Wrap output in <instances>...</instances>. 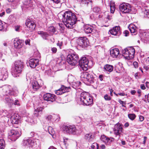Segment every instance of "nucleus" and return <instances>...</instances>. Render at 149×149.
Returning a JSON list of instances; mask_svg holds the SVG:
<instances>
[{
	"instance_id": "f257e3e1",
	"label": "nucleus",
	"mask_w": 149,
	"mask_h": 149,
	"mask_svg": "<svg viewBox=\"0 0 149 149\" xmlns=\"http://www.w3.org/2000/svg\"><path fill=\"white\" fill-rule=\"evenodd\" d=\"M62 20L67 27L72 29L74 27L77 19L74 13L71 11H68L63 14Z\"/></svg>"
},
{
	"instance_id": "f03ea898",
	"label": "nucleus",
	"mask_w": 149,
	"mask_h": 149,
	"mask_svg": "<svg viewBox=\"0 0 149 149\" xmlns=\"http://www.w3.org/2000/svg\"><path fill=\"white\" fill-rule=\"evenodd\" d=\"M24 63L20 60L15 62L11 68V74L15 77H19L21 74L24 68Z\"/></svg>"
},
{
	"instance_id": "7ed1b4c3",
	"label": "nucleus",
	"mask_w": 149,
	"mask_h": 149,
	"mask_svg": "<svg viewBox=\"0 0 149 149\" xmlns=\"http://www.w3.org/2000/svg\"><path fill=\"white\" fill-rule=\"evenodd\" d=\"M135 52V49L133 47H129L123 50V55L126 59L130 60L134 58Z\"/></svg>"
},
{
	"instance_id": "20e7f679",
	"label": "nucleus",
	"mask_w": 149,
	"mask_h": 149,
	"mask_svg": "<svg viewBox=\"0 0 149 149\" xmlns=\"http://www.w3.org/2000/svg\"><path fill=\"white\" fill-rule=\"evenodd\" d=\"M79 57L77 54H70L67 56V62L70 65H74L77 63Z\"/></svg>"
},
{
	"instance_id": "39448f33",
	"label": "nucleus",
	"mask_w": 149,
	"mask_h": 149,
	"mask_svg": "<svg viewBox=\"0 0 149 149\" xmlns=\"http://www.w3.org/2000/svg\"><path fill=\"white\" fill-rule=\"evenodd\" d=\"M81 77L84 79L85 81H88L89 83H92L94 81V79L91 72H85L81 73Z\"/></svg>"
},
{
	"instance_id": "423d86ee",
	"label": "nucleus",
	"mask_w": 149,
	"mask_h": 149,
	"mask_svg": "<svg viewBox=\"0 0 149 149\" xmlns=\"http://www.w3.org/2000/svg\"><path fill=\"white\" fill-rule=\"evenodd\" d=\"M21 133L17 130H12L8 133V137L11 140L15 141L20 136Z\"/></svg>"
},
{
	"instance_id": "0eeeda50",
	"label": "nucleus",
	"mask_w": 149,
	"mask_h": 149,
	"mask_svg": "<svg viewBox=\"0 0 149 149\" xmlns=\"http://www.w3.org/2000/svg\"><path fill=\"white\" fill-rule=\"evenodd\" d=\"M23 145L29 148H35L37 146L36 140L33 139H25L23 141Z\"/></svg>"
},
{
	"instance_id": "6e6552de",
	"label": "nucleus",
	"mask_w": 149,
	"mask_h": 149,
	"mask_svg": "<svg viewBox=\"0 0 149 149\" xmlns=\"http://www.w3.org/2000/svg\"><path fill=\"white\" fill-rule=\"evenodd\" d=\"M89 63L88 59L85 57H83L79 61V65L81 68L83 70L86 71L88 69Z\"/></svg>"
},
{
	"instance_id": "1a4fd4ad",
	"label": "nucleus",
	"mask_w": 149,
	"mask_h": 149,
	"mask_svg": "<svg viewBox=\"0 0 149 149\" xmlns=\"http://www.w3.org/2000/svg\"><path fill=\"white\" fill-rule=\"evenodd\" d=\"M63 130L64 131L70 134H78L74 125L64 126Z\"/></svg>"
},
{
	"instance_id": "9d476101",
	"label": "nucleus",
	"mask_w": 149,
	"mask_h": 149,
	"mask_svg": "<svg viewBox=\"0 0 149 149\" xmlns=\"http://www.w3.org/2000/svg\"><path fill=\"white\" fill-rule=\"evenodd\" d=\"M119 9L120 12L124 13H128L131 11L130 5L127 3L121 4L119 6Z\"/></svg>"
},
{
	"instance_id": "9b49d317",
	"label": "nucleus",
	"mask_w": 149,
	"mask_h": 149,
	"mask_svg": "<svg viewBox=\"0 0 149 149\" xmlns=\"http://www.w3.org/2000/svg\"><path fill=\"white\" fill-rule=\"evenodd\" d=\"M76 42L78 45L82 47H87L89 43L87 39L85 37H81L77 39Z\"/></svg>"
},
{
	"instance_id": "f8f14e48",
	"label": "nucleus",
	"mask_w": 149,
	"mask_h": 149,
	"mask_svg": "<svg viewBox=\"0 0 149 149\" xmlns=\"http://www.w3.org/2000/svg\"><path fill=\"white\" fill-rule=\"evenodd\" d=\"M123 128L122 125L119 123H118L116 124L113 131L114 134L116 136H118V139L120 138L121 134L123 132Z\"/></svg>"
},
{
	"instance_id": "ddd939ff",
	"label": "nucleus",
	"mask_w": 149,
	"mask_h": 149,
	"mask_svg": "<svg viewBox=\"0 0 149 149\" xmlns=\"http://www.w3.org/2000/svg\"><path fill=\"white\" fill-rule=\"evenodd\" d=\"M24 41L18 38H15L13 41L14 47L17 49L22 48L24 45Z\"/></svg>"
},
{
	"instance_id": "4468645a",
	"label": "nucleus",
	"mask_w": 149,
	"mask_h": 149,
	"mask_svg": "<svg viewBox=\"0 0 149 149\" xmlns=\"http://www.w3.org/2000/svg\"><path fill=\"white\" fill-rule=\"evenodd\" d=\"M8 72L7 69L5 68L0 69V80H5L8 77Z\"/></svg>"
},
{
	"instance_id": "2eb2a0df",
	"label": "nucleus",
	"mask_w": 149,
	"mask_h": 149,
	"mask_svg": "<svg viewBox=\"0 0 149 149\" xmlns=\"http://www.w3.org/2000/svg\"><path fill=\"white\" fill-rule=\"evenodd\" d=\"M109 32L111 35L116 36H119L121 33L120 27L119 26L113 27Z\"/></svg>"
},
{
	"instance_id": "dca6fc26",
	"label": "nucleus",
	"mask_w": 149,
	"mask_h": 149,
	"mask_svg": "<svg viewBox=\"0 0 149 149\" xmlns=\"http://www.w3.org/2000/svg\"><path fill=\"white\" fill-rule=\"evenodd\" d=\"M25 24L29 30L32 31L34 30L36 27V24L33 21L29 19H27L26 22Z\"/></svg>"
},
{
	"instance_id": "f3484780",
	"label": "nucleus",
	"mask_w": 149,
	"mask_h": 149,
	"mask_svg": "<svg viewBox=\"0 0 149 149\" xmlns=\"http://www.w3.org/2000/svg\"><path fill=\"white\" fill-rule=\"evenodd\" d=\"M43 98L45 100L53 102L55 100L56 97L54 94L47 93L44 95Z\"/></svg>"
},
{
	"instance_id": "a211bd4d",
	"label": "nucleus",
	"mask_w": 149,
	"mask_h": 149,
	"mask_svg": "<svg viewBox=\"0 0 149 149\" xmlns=\"http://www.w3.org/2000/svg\"><path fill=\"white\" fill-rule=\"evenodd\" d=\"M70 89V87H66L64 86H62L59 89L55 91V93L57 95H61L62 94L69 91V90Z\"/></svg>"
},
{
	"instance_id": "6ab92c4d",
	"label": "nucleus",
	"mask_w": 149,
	"mask_h": 149,
	"mask_svg": "<svg viewBox=\"0 0 149 149\" xmlns=\"http://www.w3.org/2000/svg\"><path fill=\"white\" fill-rule=\"evenodd\" d=\"M110 55L113 58H118L120 56L119 49L117 48L111 49L110 51Z\"/></svg>"
},
{
	"instance_id": "aec40b11",
	"label": "nucleus",
	"mask_w": 149,
	"mask_h": 149,
	"mask_svg": "<svg viewBox=\"0 0 149 149\" xmlns=\"http://www.w3.org/2000/svg\"><path fill=\"white\" fill-rule=\"evenodd\" d=\"M9 89L8 90L6 95H11L16 96L18 93V91L16 87L12 88L10 86Z\"/></svg>"
},
{
	"instance_id": "412c9836",
	"label": "nucleus",
	"mask_w": 149,
	"mask_h": 149,
	"mask_svg": "<svg viewBox=\"0 0 149 149\" xmlns=\"http://www.w3.org/2000/svg\"><path fill=\"white\" fill-rule=\"evenodd\" d=\"M10 120L12 124H17L19 122V116L17 113H14L13 115L11 114Z\"/></svg>"
},
{
	"instance_id": "4be33fe9",
	"label": "nucleus",
	"mask_w": 149,
	"mask_h": 149,
	"mask_svg": "<svg viewBox=\"0 0 149 149\" xmlns=\"http://www.w3.org/2000/svg\"><path fill=\"white\" fill-rule=\"evenodd\" d=\"M84 105L89 106L92 104L93 103V99L92 97L88 96L81 102Z\"/></svg>"
},
{
	"instance_id": "5701e85b",
	"label": "nucleus",
	"mask_w": 149,
	"mask_h": 149,
	"mask_svg": "<svg viewBox=\"0 0 149 149\" xmlns=\"http://www.w3.org/2000/svg\"><path fill=\"white\" fill-rule=\"evenodd\" d=\"M30 84V88L34 91H37L40 87L37 81H33Z\"/></svg>"
},
{
	"instance_id": "b1692460",
	"label": "nucleus",
	"mask_w": 149,
	"mask_h": 149,
	"mask_svg": "<svg viewBox=\"0 0 149 149\" xmlns=\"http://www.w3.org/2000/svg\"><path fill=\"white\" fill-rule=\"evenodd\" d=\"M29 63L31 68H35L38 64L39 60L38 59H31L29 60Z\"/></svg>"
},
{
	"instance_id": "393cba45",
	"label": "nucleus",
	"mask_w": 149,
	"mask_h": 149,
	"mask_svg": "<svg viewBox=\"0 0 149 149\" xmlns=\"http://www.w3.org/2000/svg\"><path fill=\"white\" fill-rule=\"evenodd\" d=\"M101 140L105 143L110 144L111 142L113 141L114 139L112 138H109L104 135H102L100 138Z\"/></svg>"
},
{
	"instance_id": "a878e982",
	"label": "nucleus",
	"mask_w": 149,
	"mask_h": 149,
	"mask_svg": "<svg viewBox=\"0 0 149 149\" xmlns=\"http://www.w3.org/2000/svg\"><path fill=\"white\" fill-rule=\"evenodd\" d=\"M43 108L42 107H39L35 108L34 115L35 116L38 117L40 116V114L42 113Z\"/></svg>"
},
{
	"instance_id": "bb28decb",
	"label": "nucleus",
	"mask_w": 149,
	"mask_h": 149,
	"mask_svg": "<svg viewBox=\"0 0 149 149\" xmlns=\"http://www.w3.org/2000/svg\"><path fill=\"white\" fill-rule=\"evenodd\" d=\"M34 5L32 1L27 0L24 2L23 7L24 8H28L29 7H33Z\"/></svg>"
},
{
	"instance_id": "cd10ccee",
	"label": "nucleus",
	"mask_w": 149,
	"mask_h": 149,
	"mask_svg": "<svg viewBox=\"0 0 149 149\" xmlns=\"http://www.w3.org/2000/svg\"><path fill=\"white\" fill-rule=\"evenodd\" d=\"M141 39L144 42H149V32H146L143 33Z\"/></svg>"
},
{
	"instance_id": "c85d7f7f",
	"label": "nucleus",
	"mask_w": 149,
	"mask_h": 149,
	"mask_svg": "<svg viewBox=\"0 0 149 149\" xmlns=\"http://www.w3.org/2000/svg\"><path fill=\"white\" fill-rule=\"evenodd\" d=\"M128 27L132 33H133L134 35H136L137 33V28L135 25L131 24L129 25Z\"/></svg>"
},
{
	"instance_id": "c756f323",
	"label": "nucleus",
	"mask_w": 149,
	"mask_h": 149,
	"mask_svg": "<svg viewBox=\"0 0 149 149\" xmlns=\"http://www.w3.org/2000/svg\"><path fill=\"white\" fill-rule=\"evenodd\" d=\"M10 85H5L2 86H0V92H3L6 95L8 90L9 89Z\"/></svg>"
},
{
	"instance_id": "7c9ffc66",
	"label": "nucleus",
	"mask_w": 149,
	"mask_h": 149,
	"mask_svg": "<svg viewBox=\"0 0 149 149\" xmlns=\"http://www.w3.org/2000/svg\"><path fill=\"white\" fill-rule=\"evenodd\" d=\"M93 30V27L88 25H86L84 26V30L87 34L91 33Z\"/></svg>"
},
{
	"instance_id": "2f4dec72",
	"label": "nucleus",
	"mask_w": 149,
	"mask_h": 149,
	"mask_svg": "<svg viewBox=\"0 0 149 149\" xmlns=\"http://www.w3.org/2000/svg\"><path fill=\"white\" fill-rule=\"evenodd\" d=\"M89 96L87 92H83L81 93L80 97V100L81 102L83 101L85 99Z\"/></svg>"
},
{
	"instance_id": "473e14b6",
	"label": "nucleus",
	"mask_w": 149,
	"mask_h": 149,
	"mask_svg": "<svg viewBox=\"0 0 149 149\" xmlns=\"http://www.w3.org/2000/svg\"><path fill=\"white\" fill-rule=\"evenodd\" d=\"M5 102L9 106L11 107L13 104V100L11 99L10 97H6L5 98Z\"/></svg>"
},
{
	"instance_id": "72a5a7b5",
	"label": "nucleus",
	"mask_w": 149,
	"mask_h": 149,
	"mask_svg": "<svg viewBox=\"0 0 149 149\" xmlns=\"http://www.w3.org/2000/svg\"><path fill=\"white\" fill-rule=\"evenodd\" d=\"M81 83L79 81H75L73 82V87L75 89H77L79 91H81V90L78 88L81 85Z\"/></svg>"
},
{
	"instance_id": "f704fd0d",
	"label": "nucleus",
	"mask_w": 149,
	"mask_h": 149,
	"mask_svg": "<svg viewBox=\"0 0 149 149\" xmlns=\"http://www.w3.org/2000/svg\"><path fill=\"white\" fill-rule=\"evenodd\" d=\"M38 33L41 35V36L44 39H46L47 37L49 36V34L46 32L42 31H39Z\"/></svg>"
},
{
	"instance_id": "c9c22d12",
	"label": "nucleus",
	"mask_w": 149,
	"mask_h": 149,
	"mask_svg": "<svg viewBox=\"0 0 149 149\" xmlns=\"http://www.w3.org/2000/svg\"><path fill=\"white\" fill-rule=\"evenodd\" d=\"M104 69L106 71L111 72L113 70V67L112 65L107 64L104 66Z\"/></svg>"
},
{
	"instance_id": "e433bc0d",
	"label": "nucleus",
	"mask_w": 149,
	"mask_h": 149,
	"mask_svg": "<svg viewBox=\"0 0 149 149\" xmlns=\"http://www.w3.org/2000/svg\"><path fill=\"white\" fill-rule=\"evenodd\" d=\"M63 142L65 146L67 147L71 142L72 140L68 138H63Z\"/></svg>"
},
{
	"instance_id": "4c0bfd02",
	"label": "nucleus",
	"mask_w": 149,
	"mask_h": 149,
	"mask_svg": "<svg viewBox=\"0 0 149 149\" xmlns=\"http://www.w3.org/2000/svg\"><path fill=\"white\" fill-rule=\"evenodd\" d=\"M85 138L89 141H92L93 139V136L91 133L87 134L85 136Z\"/></svg>"
},
{
	"instance_id": "58836bf2",
	"label": "nucleus",
	"mask_w": 149,
	"mask_h": 149,
	"mask_svg": "<svg viewBox=\"0 0 149 149\" xmlns=\"http://www.w3.org/2000/svg\"><path fill=\"white\" fill-rule=\"evenodd\" d=\"M110 11L111 13H113L115 9L114 3L111 1L110 4Z\"/></svg>"
},
{
	"instance_id": "ea45409f",
	"label": "nucleus",
	"mask_w": 149,
	"mask_h": 149,
	"mask_svg": "<svg viewBox=\"0 0 149 149\" xmlns=\"http://www.w3.org/2000/svg\"><path fill=\"white\" fill-rule=\"evenodd\" d=\"M5 146L4 140L2 139H0V149H4Z\"/></svg>"
},
{
	"instance_id": "a19ab883",
	"label": "nucleus",
	"mask_w": 149,
	"mask_h": 149,
	"mask_svg": "<svg viewBox=\"0 0 149 149\" xmlns=\"http://www.w3.org/2000/svg\"><path fill=\"white\" fill-rule=\"evenodd\" d=\"M83 116L82 114H81L80 115V116H75L74 117V118L76 122L79 123L81 122V121L82 120V118L81 117Z\"/></svg>"
},
{
	"instance_id": "79ce46f5",
	"label": "nucleus",
	"mask_w": 149,
	"mask_h": 149,
	"mask_svg": "<svg viewBox=\"0 0 149 149\" xmlns=\"http://www.w3.org/2000/svg\"><path fill=\"white\" fill-rule=\"evenodd\" d=\"M128 117L132 120H134L136 117V115L134 113H130L128 115Z\"/></svg>"
},
{
	"instance_id": "37998d69",
	"label": "nucleus",
	"mask_w": 149,
	"mask_h": 149,
	"mask_svg": "<svg viewBox=\"0 0 149 149\" xmlns=\"http://www.w3.org/2000/svg\"><path fill=\"white\" fill-rule=\"evenodd\" d=\"M6 25V26L7 24L5 22H3L0 20V31L2 30L4 28H5Z\"/></svg>"
},
{
	"instance_id": "c03bdc74",
	"label": "nucleus",
	"mask_w": 149,
	"mask_h": 149,
	"mask_svg": "<svg viewBox=\"0 0 149 149\" xmlns=\"http://www.w3.org/2000/svg\"><path fill=\"white\" fill-rule=\"evenodd\" d=\"M47 30L48 31L53 33H54L56 31L55 29L52 26L49 27L47 29Z\"/></svg>"
},
{
	"instance_id": "a18cd8bd",
	"label": "nucleus",
	"mask_w": 149,
	"mask_h": 149,
	"mask_svg": "<svg viewBox=\"0 0 149 149\" xmlns=\"http://www.w3.org/2000/svg\"><path fill=\"white\" fill-rule=\"evenodd\" d=\"M48 131L49 134L52 136L55 133L54 131V130L53 128L51 127H49L48 128Z\"/></svg>"
},
{
	"instance_id": "49530a36",
	"label": "nucleus",
	"mask_w": 149,
	"mask_h": 149,
	"mask_svg": "<svg viewBox=\"0 0 149 149\" xmlns=\"http://www.w3.org/2000/svg\"><path fill=\"white\" fill-rule=\"evenodd\" d=\"M57 117V115L55 114H53L52 115H49L46 117V119L49 120H52V118Z\"/></svg>"
},
{
	"instance_id": "de8ad7c7",
	"label": "nucleus",
	"mask_w": 149,
	"mask_h": 149,
	"mask_svg": "<svg viewBox=\"0 0 149 149\" xmlns=\"http://www.w3.org/2000/svg\"><path fill=\"white\" fill-rule=\"evenodd\" d=\"M91 149H95V148H98V144L96 143H94L92 144V145L91 146Z\"/></svg>"
},
{
	"instance_id": "09e8293b",
	"label": "nucleus",
	"mask_w": 149,
	"mask_h": 149,
	"mask_svg": "<svg viewBox=\"0 0 149 149\" xmlns=\"http://www.w3.org/2000/svg\"><path fill=\"white\" fill-rule=\"evenodd\" d=\"M93 10L94 12L98 13L100 12V8L97 7H95L93 8Z\"/></svg>"
},
{
	"instance_id": "8fccbe9b",
	"label": "nucleus",
	"mask_w": 149,
	"mask_h": 149,
	"mask_svg": "<svg viewBox=\"0 0 149 149\" xmlns=\"http://www.w3.org/2000/svg\"><path fill=\"white\" fill-rule=\"evenodd\" d=\"M104 98L106 100L109 101L111 100V97L107 94L104 95Z\"/></svg>"
},
{
	"instance_id": "3c124183",
	"label": "nucleus",
	"mask_w": 149,
	"mask_h": 149,
	"mask_svg": "<svg viewBox=\"0 0 149 149\" xmlns=\"http://www.w3.org/2000/svg\"><path fill=\"white\" fill-rule=\"evenodd\" d=\"M112 19V15L110 13L109 14H108L107 16V17L105 19L106 21H107V19H108L109 20H110Z\"/></svg>"
},
{
	"instance_id": "603ef678",
	"label": "nucleus",
	"mask_w": 149,
	"mask_h": 149,
	"mask_svg": "<svg viewBox=\"0 0 149 149\" xmlns=\"http://www.w3.org/2000/svg\"><path fill=\"white\" fill-rule=\"evenodd\" d=\"M145 16L149 18V9L146 10L145 12Z\"/></svg>"
},
{
	"instance_id": "864d4df0",
	"label": "nucleus",
	"mask_w": 149,
	"mask_h": 149,
	"mask_svg": "<svg viewBox=\"0 0 149 149\" xmlns=\"http://www.w3.org/2000/svg\"><path fill=\"white\" fill-rule=\"evenodd\" d=\"M144 63L146 64H149V57H147L144 59Z\"/></svg>"
},
{
	"instance_id": "5fc2aeb1",
	"label": "nucleus",
	"mask_w": 149,
	"mask_h": 149,
	"mask_svg": "<svg viewBox=\"0 0 149 149\" xmlns=\"http://www.w3.org/2000/svg\"><path fill=\"white\" fill-rule=\"evenodd\" d=\"M14 104L15 105H17L18 106H19L20 105L19 102V101L17 100H16L15 101V102L14 103Z\"/></svg>"
},
{
	"instance_id": "6e6d98bb",
	"label": "nucleus",
	"mask_w": 149,
	"mask_h": 149,
	"mask_svg": "<svg viewBox=\"0 0 149 149\" xmlns=\"http://www.w3.org/2000/svg\"><path fill=\"white\" fill-rule=\"evenodd\" d=\"M139 120L140 121L142 122L143 121L144 119V117L142 116H139Z\"/></svg>"
},
{
	"instance_id": "4d7b16f0",
	"label": "nucleus",
	"mask_w": 149,
	"mask_h": 149,
	"mask_svg": "<svg viewBox=\"0 0 149 149\" xmlns=\"http://www.w3.org/2000/svg\"><path fill=\"white\" fill-rule=\"evenodd\" d=\"M51 50L53 53H55L57 52V49L56 47H53L52 48Z\"/></svg>"
},
{
	"instance_id": "13d9d810",
	"label": "nucleus",
	"mask_w": 149,
	"mask_h": 149,
	"mask_svg": "<svg viewBox=\"0 0 149 149\" xmlns=\"http://www.w3.org/2000/svg\"><path fill=\"white\" fill-rule=\"evenodd\" d=\"M133 65L135 68H136L138 66V62L136 61H134L133 63Z\"/></svg>"
},
{
	"instance_id": "bf43d9fd",
	"label": "nucleus",
	"mask_w": 149,
	"mask_h": 149,
	"mask_svg": "<svg viewBox=\"0 0 149 149\" xmlns=\"http://www.w3.org/2000/svg\"><path fill=\"white\" fill-rule=\"evenodd\" d=\"M30 40L29 39H28L26 40L25 41V43L26 45H30Z\"/></svg>"
},
{
	"instance_id": "052dcab7",
	"label": "nucleus",
	"mask_w": 149,
	"mask_h": 149,
	"mask_svg": "<svg viewBox=\"0 0 149 149\" xmlns=\"http://www.w3.org/2000/svg\"><path fill=\"white\" fill-rule=\"evenodd\" d=\"M7 111L6 110H4L2 115L3 116H8V114L7 113Z\"/></svg>"
},
{
	"instance_id": "680f3d73",
	"label": "nucleus",
	"mask_w": 149,
	"mask_h": 149,
	"mask_svg": "<svg viewBox=\"0 0 149 149\" xmlns=\"http://www.w3.org/2000/svg\"><path fill=\"white\" fill-rule=\"evenodd\" d=\"M118 102L122 105L123 104H124L125 105L126 104V102L125 101H122L120 100H118Z\"/></svg>"
},
{
	"instance_id": "e2e57ef3",
	"label": "nucleus",
	"mask_w": 149,
	"mask_h": 149,
	"mask_svg": "<svg viewBox=\"0 0 149 149\" xmlns=\"http://www.w3.org/2000/svg\"><path fill=\"white\" fill-rule=\"evenodd\" d=\"M123 33L125 34V36H127L128 35L129 33V31L127 30L125 31Z\"/></svg>"
},
{
	"instance_id": "0e129e2a",
	"label": "nucleus",
	"mask_w": 149,
	"mask_h": 149,
	"mask_svg": "<svg viewBox=\"0 0 149 149\" xmlns=\"http://www.w3.org/2000/svg\"><path fill=\"white\" fill-rule=\"evenodd\" d=\"M45 135H42V136H40L38 138L40 140L43 141L45 139Z\"/></svg>"
},
{
	"instance_id": "69168bd1",
	"label": "nucleus",
	"mask_w": 149,
	"mask_h": 149,
	"mask_svg": "<svg viewBox=\"0 0 149 149\" xmlns=\"http://www.w3.org/2000/svg\"><path fill=\"white\" fill-rule=\"evenodd\" d=\"M104 76L102 75H100L99 77V79L101 81H102L103 80Z\"/></svg>"
},
{
	"instance_id": "338daca9",
	"label": "nucleus",
	"mask_w": 149,
	"mask_h": 149,
	"mask_svg": "<svg viewBox=\"0 0 149 149\" xmlns=\"http://www.w3.org/2000/svg\"><path fill=\"white\" fill-rule=\"evenodd\" d=\"M35 133L34 132H31L30 134V136L31 137H33L35 135Z\"/></svg>"
},
{
	"instance_id": "774afa93",
	"label": "nucleus",
	"mask_w": 149,
	"mask_h": 149,
	"mask_svg": "<svg viewBox=\"0 0 149 149\" xmlns=\"http://www.w3.org/2000/svg\"><path fill=\"white\" fill-rule=\"evenodd\" d=\"M59 26L61 28V29L63 30L64 29V26L62 24H59Z\"/></svg>"
}]
</instances>
